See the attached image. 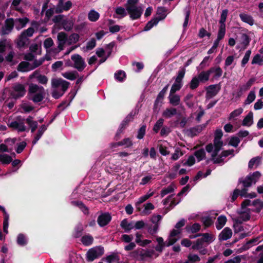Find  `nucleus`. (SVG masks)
Masks as SVG:
<instances>
[{
    "instance_id": "f257e3e1",
    "label": "nucleus",
    "mask_w": 263,
    "mask_h": 263,
    "mask_svg": "<svg viewBox=\"0 0 263 263\" xmlns=\"http://www.w3.org/2000/svg\"><path fill=\"white\" fill-rule=\"evenodd\" d=\"M69 86V83L62 79L54 78L51 80V87L53 89L52 96L55 99L61 97Z\"/></svg>"
},
{
    "instance_id": "f03ea898",
    "label": "nucleus",
    "mask_w": 263,
    "mask_h": 263,
    "mask_svg": "<svg viewBox=\"0 0 263 263\" xmlns=\"http://www.w3.org/2000/svg\"><path fill=\"white\" fill-rule=\"evenodd\" d=\"M45 89L41 86L30 84L28 88L29 99L35 103L42 102L45 97Z\"/></svg>"
},
{
    "instance_id": "7ed1b4c3",
    "label": "nucleus",
    "mask_w": 263,
    "mask_h": 263,
    "mask_svg": "<svg viewBox=\"0 0 263 263\" xmlns=\"http://www.w3.org/2000/svg\"><path fill=\"white\" fill-rule=\"evenodd\" d=\"M205 149L208 153H212L211 159L214 163L219 164L223 162V157H227L230 155H233L234 150H226L222 151L221 154L218 156V153L214 155V148L213 144L210 143L205 146Z\"/></svg>"
},
{
    "instance_id": "20e7f679",
    "label": "nucleus",
    "mask_w": 263,
    "mask_h": 263,
    "mask_svg": "<svg viewBox=\"0 0 263 263\" xmlns=\"http://www.w3.org/2000/svg\"><path fill=\"white\" fill-rule=\"evenodd\" d=\"M138 0H127L126 4V9L133 20L139 18L142 13L141 7L137 5Z\"/></svg>"
},
{
    "instance_id": "39448f33",
    "label": "nucleus",
    "mask_w": 263,
    "mask_h": 263,
    "mask_svg": "<svg viewBox=\"0 0 263 263\" xmlns=\"http://www.w3.org/2000/svg\"><path fill=\"white\" fill-rule=\"evenodd\" d=\"M58 47L51 48L47 51V55L55 58L59 53L63 50L64 46L66 44V34L65 32H61L58 33Z\"/></svg>"
},
{
    "instance_id": "423d86ee",
    "label": "nucleus",
    "mask_w": 263,
    "mask_h": 263,
    "mask_svg": "<svg viewBox=\"0 0 263 263\" xmlns=\"http://www.w3.org/2000/svg\"><path fill=\"white\" fill-rule=\"evenodd\" d=\"M178 240V238H176L170 235L167 240L164 242L162 237L157 236L156 237V240L158 242V245L155 248V249L156 251L161 253L165 246L169 247L172 246Z\"/></svg>"
},
{
    "instance_id": "0eeeda50",
    "label": "nucleus",
    "mask_w": 263,
    "mask_h": 263,
    "mask_svg": "<svg viewBox=\"0 0 263 263\" xmlns=\"http://www.w3.org/2000/svg\"><path fill=\"white\" fill-rule=\"evenodd\" d=\"M24 85L20 83H15L12 86L10 91V96L12 98L17 99L23 97L26 93Z\"/></svg>"
},
{
    "instance_id": "6e6552de",
    "label": "nucleus",
    "mask_w": 263,
    "mask_h": 263,
    "mask_svg": "<svg viewBox=\"0 0 263 263\" xmlns=\"http://www.w3.org/2000/svg\"><path fill=\"white\" fill-rule=\"evenodd\" d=\"M223 136V133L220 129H217L214 134V139L213 141V146L214 148V155H216L221 150L223 146V142L221 139Z\"/></svg>"
},
{
    "instance_id": "1a4fd4ad",
    "label": "nucleus",
    "mask_w": 263,
    "mask_h": 263,
    "mask_svg": "<svg viewBox=\"0 0 263 263\" xmlns=\"http://www.w3.org/2000/svg\"><path fill=\"white\" fill-rule=\"evenodd\" d=\"M25 119L21 116L17 117L15 120L9 123L8 125L13 129L17 130L18 132H25L27 129L25 125Z\"/></svg>"
},
{
    "instance_id": "9d476101",
    "label": "nucleus",
    "mask_w": 263,
    "mask_h": 263,
    "mask_svg": "<svg viewBox=\"0 0 263 263\" xmlns=\"http://www.w3.org/2000/svg\"><path fill=\"white\" fill-rule=\"evenodd\" d=\"M185 69L183 68L180 70L177 74L175 79V82L172 85L170 92L175 93L176 91L179 90L182 86V79L184 77Z\"/></svg>"
},
{
    "instance_id": "9b49d317",
    "label": "nucleus",
    "mask_w": 263,
    "mask_h": 263,
    "mask_svg": "<svg viewBox=\"0 0 263 263\" xmlns=\"http://www.w3.org/2000/svg\"><path fill=\"white\" fill-rule=\"evenodd\" d=\"M104 254V248L101 246L93 247L89 249L86 254L87 260L93 261L95 259L101 256Z\"/></svg>"
},
{
    "instance_id": "f8f14e48",
    "label": "nucleus",
    "mask_w": 263,
    "mask_h": 263,
    "mask_svg": "<svg viewBox=\"0 0 263 263\" xmlns=\"http://www.w3.org/2000/svg\"><path fill=\"white\" fill-rule=\"evenodd\" d=\"M71 59L73 62L72 66L77 69L79 71H83L85 68L86 64L83 58L78 54H74L71 57Z\"/></svg>"
},
{
    "instance_id": "ddd939ff",
    "label": "nucleus",
    "mask_w": 263,
    "mask_h": 263,
    "mask_svg": "<svg viewBox=\"0 0 263 263\" xmlns=\"http://www.w3.org/2000/svg\"><path fill=\"white\" fill-rule=\"evenodd\" d=\"M250 205H252L255 208L252 210L253 211L258 213L263 209V202L259 199L255 200L252 202L250 200H245L241 203L242 209Z\"/></svg>"
},
{
    "instance_id": "4468645a",
    "label": "nucleus",
    "mask_w": 263,
    "mask_h": 263,
    "mask_svg": "<svg viewBox=\"0 0 263 263\" xmlns=\"http://www.w3.org/2000/svg\"><path fill=\"white\" fill-rule=\"evenodd\" d=\"M260 176V173L257 171L252 175L248 176L241 182L245 187H249L252 183H255Z\"/></svg>"
},
{
    "instance_id": "2eb2a0df",
    "label": "nucleus",
    "mask_w": 263,
    "mask_h": 263,
    "mask_svg": "<svg viewBox=\"0 0 263 263\" xmlns=\"http://www.w3.org/2000/svg\"><path fill=\"white\" fill-rule=\"evenodd\" d=\"M14 26V20L12 18L7 19L5 22L4 25L0 30V34L4 35L9 34L13 30Z\"/></svg>"
},
{
    "instance_id": "dca6fc26",
    "label": "nucleus",
    "mask_w": 263,
    "mask_h": 263,
    "mask_svg": "<svg viewBox=\"0 0 263 263\" xmlns=\"http://www.w3.org/2000/svg\"><path fill=\"white\" fill-rule=\"evenodd\" d=\"M206 92L205 98L206 99H210L215 96L220 90V86L219 85H211L206 88Z\"/></svg>"
},
{
    "instance_id": "f3484780",
    "label": "nucleus",
    "mask_w": 263,
    "mask_h": 263,
    "mask_svg": "<svg viewBox=\"0 0 263 263\" xmlns=\"http://www.w3.org/2000/svg\"><path fill=\"white\" fill-rule=\"evenodd\" d=\"M111 219V215L108 213H105L99 216L97 222L100 227H104L107 225L110 221Z\"/></svg>"
},
{
    "instance_id": "a211bd4d",
    "label": "nucleus",
    "mask_w": 263,
    "mask_h": 263,
    "mask_svg": "<svg viewBox=\"0 0 263 263\" xmlns=\"http://www.w3.org/2000/svg\"><path fill=\"white\" fill-rule=\"evenodd\" d=\"M206 125L207 123L203 124L189 129L187 131L188 135L192 137L198 135L205 128Z\"/></svg>"
},
{
    "instance_id": "6ab92c4d",
    "label": "nucleus",
    "mask_w": 263,
    "mask_h": 263,
    "mask_svg": "<svg viewBox=\"0 0 263 263\" xmlns=\"http://www.w3.org/2000/svg\"><path fill=\"white\" fill-rule=\"evenodd\" d=\"M250 218V210L244 208L242 209L241 207V211L239 213V216L237 218V221L241 223L243 221H247Z\"/></svg>"
},
{
    "instance_id": "aec40b11",
    "label": "nucleus",
    "mask_w": 263,
    "mask_h": 263,
    "mask_svg": "<svg viewBox=\"0 0 263 263\" xmlns=\"http://www.w3.org/2000/svg\"><path fill=\"white\" fill-rule=\"evenodd\" d=\"M166 17L165 14L158 16L149 21L144 28V31L150 30L154 26L156 25L160 21L163 20Z\"/></svg>"
},
{
    "instance_id": "412c9836",
    "label": "nucleus",
    "mask_w": 263,
    "mask_h": 263,
    "mask_svg": "<svg viewBox=\"0 0 263 263\" xmlns=\"http://www.w3.org/2000/svg\"><path fill=\"white\" fill-rule=\"evenodd\" d=\"M134 118V115L132 114H129L125 119V120L122 122L120 127L117 132L116 137H120V135L122 133L125 129L126 126L128 124L129 122H130Z\"/></svg>"
},
{
    "instance_id": "4be33fe9",
    "label": "nucleus",
    "mask_w": 263,
    "mask_h": 263,
    "mask_svg": "<svg viewBox=\"0 0 263 263\" xmlns=\"http://www.w3.org/2000/svg\"><path fill=\"white\" fill-rule=\"evenodd\" d=\"M232 230L228 227H226L219 234L218 239L220 241L227 240L232 237Z\"/></svg>"
},
{
    "instance_id": "5701e85b",
    "label": "nucleus",
    "mask_w": 263,
    "mask_h": 263,
    "mask_svg": "<svg viewBox=\"0 0 263 263\" xmlns=\"http://www.w3.org/2000/svg\"><path fill=\"white\" fill-rule=\"evenodd\" d=\"M29 77L30 79H36L37 81L42 84L45 85L48 82L47 77L44 75L41 74L37 71H35Z\"/></svg>"
},
{
    "instance_id": "b1692460",
    "label": "nucleus",
    "mask_w": 263,
    "mask_h": 263,
    "mask_svg": "<svg viewBox=\"0 0 263 263\" xmlns=\"http://www.w3.org/2000/svg\"><path fill=\"white\" fill-rule=\"evenodd\" d=\"M15 28L19 30L24 28L29 22V19L27 17L18 18L14 20Z\"/></svg>"
},
{
    "instance_id": "393cba45",
    "label": "nucleus",
    "mask_w": 263,
    "mask_h": 263,
    "mask_svg": "<svg viewBox=\"0 0 263 263\" xmlns=\"http://www.w3.org/2000/svg\"><path fill=\"white\" fill-rule=\"evenodd\" d=\"M210 74L212 73H214L213 79H217L222 74V70L219 66H215L210 68L209 69Z\"/></svg>"
},
{
    "instance_id": "a878e982",
    "label": "nucleus",
    "mask_w": 263,
    "mask_h": 263,
    "mask_svg": "<svg viewBox=\"0 0 263 263\" xmlns=\"http://www.w3.org/2000/svg\"><path fill=\"white\" fill-rule=\"evenodd\" d=\"M26 123L28 124L31 129V133H33L37 127V122L33 120V118L31 116H29L25 120Z\"/></svg>"
},
{
    "instance_id": "bb28decb",
    "label": "nucleus",
    "mask_w": 263,
    "mask_h": 263,
    "mask_svg": "<svg viewBox=\"0 0 263 263\" xmlns=\"http://www.w3.org/2000/svg\"><path fill=\"white\" fill-rule=\"evenodd\" d=\"M177 114V109L175 108H166L162 112V116L165 118H171Z\"/></svg>"
},
{
    "instance_id": "cd10ccee",
    "label": "nucleus",
    "mask_w": 263,
    "mask_h": 263,
    "mask_svg": "<svg viewBox=\"0 0 263 263\" xmlns=\"http://www.w3.org/2000/svg\"><path fill=\"white\" fill-rule=\"evenodd\" d=\"M227 221V217L224 215H220L217 218L216 222V228L217 230L221 229L226 224Z\"/></svg>"
},
{
    "instance_id": "c85d7f7f",
    "label": "nucleus",
    "mask_w": 263,
    "mask_h": 263,
    "mask_svg": "<svg viewBox=\"0 0 263 263\" xmlns=\"http://www.w3.org/2000/svg\"><path fill=\"white\" fill-rule=\"evenodd\" d=\"M47 129V126L45 125H42L39 129L36 134L35 135L32 144H35L41 138L44 132Z\"/></svg>"
},
{
    "instance_id": "c756f323",
    "label": "nucleus",
    "mask_w": 263,
    "mask_h": 263,
    "mask_svg": "<svg viewBox=\"0 0 263 263\" xmlns=\"http://www.w3.org/2000/svg\"><path fill=\"white\" fill-rule=\"evenodd\" d=\"M168 99L170 103L174 106L179 105L180 102V97L177 95H175V93L170 92Z\"/></svg>"
},
{
    "instance_id": "7c9ffc66",
    "label": "nucleus",
    "mask_w": 263,
    "mask_h": 263,
    "mask_svg": "<svg viewBox=\"0 0 263 263\" xmlns=\"http://www.w3.org/2000/svg\"><path fill=\"white\" fill-rule=\"evenodd\" d=\"M210 75V74L208 70L207 71H201L196 77L199 79V81H200V82L204 83L205 82H207L209 80Z\"/></svg>"
},
{
    "instance_id": "2f4dec72",
    "label": "nucleus",
    "mask_w": 263,
    "mask_h": 263,
    "mask_svg": "<svg viewBox=\"0 0 263 263\" xmlns=\"http://www.w3.org/2000/svg\"><path fill=\"white\" fill-rule=\"evenodd\" d=\"M239 17L242 22L251 26L254 24V20L251 15L246 13H240L239 14Z\"/></svg>"
},
{
    "instance_id": "473e14b6",
    "label": "nucleus",
    "mask_w": 263,
    "mask_h": 263,
    "mask_svg": "<svg viewBox=\"0 0 263 263\" xmlns=\"http://www.w3.org/2000/svg\"><path fill=\"white\" fill-rule=\"evenodd\" d=\"M37 23L36 22H33L31 24V27L28 28L27 29L23 31L22 33L25 34L27 37H31L33 35L34 32V28L37 26Z\"/></svg>"
},
{
    "instance_id": "72a5a7b5",
    "label": "nucleus",
    "mask_w": 263,
    "mask_h": 263,
    "mask_svg": "<svg viewBox=\"0 0 263 263\" xmlns=\"http://www.w3.org/2000/svg\"><path fill=\"white\" fill-rule=\"evenodd\" d=\"M79 37L80 36L77 33H72L68 37L66 36V43L69 45L76 43L79 41Z\"/></svg>"
},
{
    "instance_id": "f704fd0d",
    "label": "nucleus",
    "mask_w": 263,
    "mask_h": 263,
    "mask_svg": "<svg viewBox=\"0 0 263 263\" xmlns=\"http://www.w3.org/2000/svg\"><path fill=\"white\" fill-rule=\"evenodd\" d=\"M253 112L250 111L248 114L246 116L242 121V125L243 126H250L253 123Z\"/></svg>"
},
{
    "instance_id": "c9c22d12",
    "label": "nucleus",
    "mask_w": 263,
    "mask_h": 263,
    "mask_svg": "<svg viewBox=\"0 0 263 263\" xmlns=\"http://www.w3.org/2000/svg\"><path fill=\"white\" fill-rule=\"evenodd\" d=\"M62 75L65 78L70 80H74L79 76L78 73L77 71L65 72L62 73Z\"/></svg>"
},
{
    "instance_id": "e433bc0d",
    "label": "nucleus",
    "mask_w": 263,
    "mask_h": 263,
    "mask_svg": "<svg viewBox=\"0 0 263 263\" xmlns=\"http://www.w3.org/2000/svg\"><path fill=\"white\" fill-rule=\"evenodd\" d=\"M261 157L259 156L252 158L249 162L248 166L250 168H252L254 166L256 167L260 163Z\"/></svg>"
},
{
    "instance_id": "4c0bfd02",
    "label": "nucleus",
    "mask_w": 263,
    "mask_h": 263,
    "mask_svg": "<svg viewBox=\"0 0 263 263\" xmlns=\"http://www.w3.org/2000/svg\"><path fill=\"white\" fill-rule=\"evenodd\" d=\"M184 155V153L179 147L175 149V152L171 155V160L172 161H176L179 159L180 157Z\"/></svg>"
},
{
    "instance_id": "58836bf2",
    "label": "nucleus",
    "mask_w": 263,
    "mask_h": 263,
    "mask_svg": "<svg viewBox=\"0 0 263 263\" xmlns=\"http://www.w3.org/2000/svg\"><path fill=\"white\" fill-rule=\"evenodd\" d=\"M175 185L173 184H170L167 186L166 187L163 188L160 193V195L161 197H163L164 196L170 193H173L175 190Z\"/></svg>"
},
{
    "instance_id": "ea45409f",
    "label": "nucleus",
    "mask_w": 263,
    "mask_h": 263,
    "mask_svg": "<svg viewBox=\"0 0 263 263\" xmlns=\"http://www.w3.org/2000/svg\"><path fill=\"white\" fill-rule=\"evenodd\" d=\"M28 41V37L22 32L17 39L18 46L20 47L24 46L27 43Z\"/></svg>"
},
{
    "instance_id": "a19ab883",
    "label": "nucleus",
    "mask_w": 263,
    "mask_h": 263,
    "mask_svg": "<svg viewBox=\"0 0 263 263\" xmlns=\"http://www.w3.org/2000/svg\"><path fill=\"white\" fill-rule=\"evenodd\" d=\"M202 236V238H201L204 242H211L214 240V236L209 233H203V234H199L197 235L196 236Z\"/></svg>"
},
{
    "instance_id": "79ce46f5",
    "label": "nucleus",
    "mask_w": 263,
    "mask_h": 263,
    "mask_svg": "<svg viewBox=\"0 0 263 263\" xmlns=\"http://www.w3.org/2000/svg\"><path fill=\"white\" fill-rule=\"evenodd\" d=\"M88 17L89 21L91 22H96L99 19L100 14L95 10H91L88 13Z\"/></svg>"
},
{
    "instance_id": "37998d69",
    "label": "nucleus",
    "mask_w": 263,
    "mask_h": 263,
    "mask_svg": "<svg viewBox=\"0 0 263 263\" xmlns=\"http://www.w3.org/2000/svg\"><path fill=\"white\" fill-rule=\"evenodd\" d=\"M121 227L125 230V231L128 232L134 228L132 223H128L126 219H124L121 222Z\"/></svg>"
},
{
    "instance_id": "c03bdc74",
    "label": "nucleus",
    "mask_w": 263,
    "mask_h": 263,
    "mask_svg": "<svg viewBox=\"0 0 263 263\" xmlns=\"http://www.w3.org/2000/svg\"><path fill=\"white\" fill-rule=\"evenodd\" d=\"M0 210H1L4 213L5 215V220L4 221V231L5 233H8V219H9V215L6 213L5 209L3 206H0Z\"/></svg>"
},
{
    "instance_id": "a18cd8bd",
    "label": "nucleus",
    "mask_w": 263,
    "mask_h": 263,
    "mask_svg": "<svg viewBox=\"0 0 263 263\" xmlns=\"http://www.w3.org/2000/svg\"><path fill=\"white\" fill-rule=\"evenodd\" d=\"M168 85H167L165 87H164L163 89L159 93L157 98L155 102V106H156L159 102L163 99L164 96L167 90Z\"/></svg>"
},
{
    "instance_id": "49530a36",
    "label": "nucleus",
    "mask_w": 263,
    "mask_h": 263,
    "mask_svg": "<svg viewBox=\"0 0 263 263\" xmlns=\"http://www.w3.org/2000/svg\"><path fill=\"white\" fill-rule=\"evenodd\" d=\"M115 13L117 15H119V16L115 17L120 18L125 16L127 14L126 10L122 7H117L115 9Z\"/></svg>"
},
{
    "instance_id": "de8ad7c7",
    "label": "nucleus",
    "mask_w": 263,
    "mask_h": 263,
    "mask_svg": "<svg viewBox=\"0 0 263 263\" xmlns=\"http://www.w3.org/2000/svg\"><path fill=\"white\" fill-rule=\"evenodd\" d=\"M255 79L254 78H251L249 81L244 85H242L240 88L241 91H246L248 90L252 84L255 82Z\"/></svg>"
},
{
    "instance_id": "09e8293b",
    "label": "nucleus",
    "mask_w": 263,
    "mask_h": 263,
    "mask_svg": "<svg viewBox=\"0 0 263 263\" xmlns=\"http://www.w3.org/2000/svg\"><path fill=\"white\" fill-rule=\"evenodd\" d=\"M255 98H256V96H255V92L254 91H251L249 93V94L247 96V98L245 101V103H244L245 104V105L250 104V103H251L252 102H253L254 101V100L255 99Z\"/></svg>"
},
{
    "instance_id": "8fccbe9b",
    "label": "nucleus",
    "mask_w": 263,
    "mask_h": 263,
    "mask_svg": "<svg viewBox=\"0 0 263 263\" xmlns=\"http://www.w3.org/2000/svg\"><path fill=\"white\" fill-rule=\"evenodd\" d=\"M12 160L11 156L7 154H0V161L4 164H9Z\"/></svg>"
},
{
    "instance_id": "3c124183",
    "label": "nucleus",
    "mask_w": 263,
    "mask_h": 263,
    "mask_svg": "<svg viewBox=\"0 0 263 263\" xmlns=\"http://www.w3.org/2000/svg\"><path fill=\"white\" fill-rule=\"evenodd\" d=\"M17 70L21 72L27 71L29 70V63L27 62H21L17 66Z\"/></svg>"
},
{
    "instance_id": "603ef678",
    "label": "nucleus",
    "mask_w": 263,
    "mask_h": 263,
    "mask_svg": "<svg viewBox=\"0 0 263 263\" xmlns=\"http://www.w3.org/2000/svg\"><path fill=\"white\" fill-rule=\"evenodd\" d=\"M252 64H258L259 65H261L263 64V57L259 54H256L253 58L252 62Z\"/></svg>"
},
{
    "instance_id": "864d4df0",
    "label": "nucleus",
    "mask_w": 263,
    "mask_h": 263,
    "mask_svg": "<svg viewBox=\"0 0 263 263\" xmlns=\"http://www.w3.org/2000/svg\"><path fill=\"white\" fill-rule=\"evenodd\" d=\"M199 83L200 81H199V79H198V78H196V77H194V78H193V79H192L190 83V88L192 90L195 89L198 87Z\"/></svg>"
},
{
    "instance_id": "5fc2aeb1",
    "label": "nucleus",
    "mask_w": 263,
    "mask_h": 263,
    "mask_svg": "<svg viewBox=\"0 0 263 263\" xmlns=\"http://www.w3.org/2000/svg\"><path fill=\"white\" fill-rule=\"evenodd\" d=\"M53 45H54L53 41L51 37H48V38L45 39V40L44 41V43H43L44 47L46 49V52L49 49H50Z\"/></svg>"
},
{
    "instance_id": "6e6d98bb",
    "label": "nucleus",
    "mask_w": 263,
    "mask_h": 263,
    "mask_svg": "<svg viewBox=\"0 0 263 263\" xmlns=\"http://www.w3.org/2000/svg\"><path fill=\"white\" fill-rule=\"evenodd\" d=\"M226 33V25H220L219 28L218 30V34H217V39L221 40L222 39L225 35Z\"/></svg>"
},
{
    "instance_id": "4d7b16f0",
    "label": "nucleus",
    "mask_w": 263,
    "mask_h": 263,
    "mask_svg": "<svg viewBox=\"0 0 263 263\" xmlns=\"http://www.w3.org/2000/svg\"><path fill=\"white\" fill-rule=\"evenodd\" d=\"M154 195V192H151L150 193H148L146 195H144L141 197H140L139 199L137 202H136V205H139L141 204L142 203L145 201L146 200H147L149 198L152 197Z\"/></svg>"
},
{
    "instance_id": "13d9d810",
    "label": "nucleus",
    "mask_w": 263,
    "mask_h": 263,
    "mask_svg": "<svg viewBox=\"0 0 263 263\" xmlns=\"http://www.w3.org/2000/svg\"><path fill=\"white\" fill-rule=\"evenodd\" d=\"M174 195L172 194L168 197H167L166 198H165L163 201V203L164 205H166L168 202H171V205L175 206L177 204L179 203V202H176L174 199V198H173Z\"/></svg>"
},
{
    "instance_id": "bf43d9fd",
    "label": "nucleus",
    "mask_w": 263,
    "mask_h": 263,
    "mask_svg": "<svg viewBox=\"0 0 263 263\" xmlns=\"http://www.w3.org/2000/svg\"><path fill=\"white\" fill-rule=\"evenodd\" d=\"M195 155L198 161L203 160L205 157V153L203 149H200L195 152Z\"/></svg>"
},
{
    "instance_id": "052dcab7",
    "label": "nucleus",
    "mask_w": 263,
    "mask_h": 263,
    "mask_svg": "<svg viewBox=\"0 0 263 263\" xmlns=\"http://www.w3.org/2000/svg\"><path fill=\"white\" fill-rule=\"evenodd\" d=\"M102 259L105 260L108 263H112L116 260H119V258L117 255L112 254L106 256Z\"/></svg>"
},
{
    "instance_id": "680f3d73",
    "label": "nucleus",
    "mask_w": 263,
    "mask_h": 263,
    "mask_svg": "<svg viewBox=\"0 0 263 263\" xmlns=\"http://www.w3.org/2000/svg\"><path fill=\"white\" fill-rule=\"evenodd\" d=\"M81 241L84 245L88 246L92 243L93 238L90 235H86L82 237Z\"/></svg>"
},
{
    "instance_id": "e2e57ef3",
    "label": "nucleus",
    "mask_w": 263,
    "mask_h": 263,
    "mask_svg": "<svg viewBox=\"0 0 263 263\" xmlns=\"http://www.w3.org/2000/svg\"><path fill=\"white\" fill-rule=\"evenodd\" d=\"M242 112L243 109L242 108H239L238 109L234 110L230 114L229 119L231 120L232 119L235 118L239 116L240 115L242 114Z\"/></svg>"
},
{
    "instance_id": "0e129e2a",
    "label": "nucleus",
    "mask_w": 263,
    "mask_h": 263,
    "mask_svg": "<svg viewBox=\"0 0 263 263\" xmlns=\"http://www.w3.org/2000/svg\"><path fill=\"white\" fill-rule=\"evenodd\" d=\"M163 122L164 120L163 119H159L154 125V126L153 127L154 131L157 133L159 132L160 128L162 126Z\"/></svg>"
},
{
    "instance_id": "69168bd1",
    "label": "nucleus",
    "mask_w": 263,
    "mask_h": 263,
    "mask_svg": "<svg viewBox=\"0 0 263 263\" xmlns=\"http://www.w3.org/2000/svg\"><path fill=\"white\" fill-rule=\"evenodd\" d=\"M125 73L122 70H119L115 74V79L120 82L122 81L125 79Z\"/></svg>"
},
{
    "instance_id": "338daca9",
    "label": "nucleus",
    "mask_w": 263,
    "mask_h": 263,
    "mask_svg": "<svg viewBox=\"0 0 263 263\" xmlns=\"http://www.w3.org/2000/svg\"><path fill=\"white\" fill-rule=\"evenodd\" d=\"M239 143H240V140L238 137H232L231 138V139L229 142V144L230 145H231V146L236 147L238 145Z\"/></svg>"
},
{
    "instance_id": "774afa93",
    "label": "nucleus",
    "mask_w": 263,
    "mask_h": 263,
    "mask_svg": "<svg viewBox=\"0 0 263 263\" xmlns=\"http://www.w3.org/2000/svg\"><path fill=\"white\" fill-rule=\"evenodd\" d=\"M187 260L189 263H193L199 261L200 260V257L196 254H189L187 256Z\"/></svg>"
}]
</instances>
